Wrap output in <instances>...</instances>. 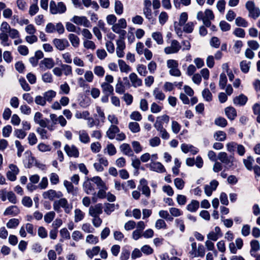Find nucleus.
I'll return each instance as SVG.
<instances>
[{"label":"nucleus","mask_w":260,"mask_h":260,"mask_svg":"<svg viewBox=\"0 0 260 260\" xmlns=\"http://www.w3.org/2000/svg\"><path fill=\"white\" fill-rule=\"evenodd\" d=\"M150 170L158 173L166 172L164 166L159 162H152L149 164Z\"/></svg>","instance_id":"a211bd4d"},{"label":"nucleus","mask_w":260,"mask_h":260,"mask_svg":"<svg viewBox=\"0 0 260 260\" xmlns=\"http://www.w3.org/2000/svg\"><path fill=\"white\" fill-rule=\"evenodd\" d=\"M54 64V61L52 58H45L40 61L39 66L41 69L45 71L52 69Z\"/></svg>","instance_id":"1a4fd4ad"},{"label":"nucleus","mask_w":260,"mask_h":260,"mask_svg":"<svg viewBox=\"0 0 260 260\" xmlns=\"http://www.w3.org/2000/svg\"><path fill=\"white\" fill-rule=\"evenodd\" d=\"M69 39L70 41L72 46L75 48H77L79 46L80 44V39L75 34H70L69 35Z\"/></svg>","instance_id":"c756f323"},{"label":"nucleus","mask_w":260,"mask_h":260,"mask_svg":"<svg viewBox=\"0 0 260 260\" xmlns=\"http://www.w3.org/2000/svg\"><path fill=\"white\" fill-rule=\"evenodd\" d=\"M142 253L146 255H150L153 252V249L148 245H144L141 247Z\"/></svg>","instance_id":"6e6d98bb"},{"label":"nucleus","mask_w":260,"mask_h":260,"mask_svg":"<svg viewBox=\"0 0 260 260\" xmlns=\"http://www.w3.org/2000/svg\"><path fill=\"white\" fill-rule=\"evenodd\" d=\"M129 78L132 82V86L134 87H137L142 85V80L138 78L136 73H131L129 76Z\"/></svg>","instance_id":"6ab92c4d"},{"label":"nucleus","mask_w":260,"mask_h":260,"mask_svg":"<svg viewBox=\"0 0 260 260\" xmlns=\"http://www.w3.org/2000/svg\"><path fill=\"white\" fill-rule=\"evenodd\" d=\"M128 128L132 132L136 133L140 131V127L138 123L136 122H131L128 124Z\"/></svg>","instance_id":"ea45409f"},{"label":"nucleus","mask_w":260,"mask_h":260,"mask_svg":"<svg viewBox=\"0 0 260 260\" xmlns=\"http://www.w3.org/2000/svg\"><path fill=\"white\" fill-rule=\"evenodd\" d=\"M199 202L198 201L192 200L191 203L187 206L186 209L190 212H195L199 208Z\"/></svg>","instance_id":"a878e982"},{"label":"nucleus","mask_w":260,"mask_h":260,"mask_svg":"<svg viewBox=\"0 0 260 260\" xmlns=\"http://www.w3.org/2000/svg\"><path fill=\"white\" fill-rule=\"evenodd\" d=\"M246 9L249 12V17L256 19L260 16V10L255 6L253 1H248L245 5Z\"/></svg>","instance_id":"423d86ee"},{"label":"nucleus","mask_w":260,"mask_h":260,"mask_svg":"<svg viewBox=\"0 0 260 260\" xmlns=\"http://www.w3.org/2000/svg\"><path fill=\"white\" fill-rule=\"evenodd\" d=\"M228 80L226 78V75L222 73L220 75L219 82V86L221 89H224Z\"/></svg>","instance_id":"e433bc0d"},{"label":"nucleus","mask_w":260,"mask_h":260,"mask_svg":"<svg viewBox=\"0 0 260 260\" xmlns=\"http://www.w3.org/2000/svg\"><path fill=\"white\" fill-rule=\"evenodd\" d=\"M86 241L90 244H96L99 242V238L93 235H88L86 237Z\"/></svg>","instance_id":"864d4df0"},{"label":"nucleus","mask_w":260,"mask_h":260,"mask_svg":"<svg viewBox=\"0 0 260 260\" xmlns=\"http://www.w3.org/2000/svg\"><path fill=\"white\" fill-rule=\"evenodd\" d=\"M214 138L216 141H224L226 140V135L224 132L218 131L214 133Z\"/></svg>","instance_id":"2f4dec72"},{"label":"nucleus","mask_w":260,"mask_h":260,"mask_svg":"<svg viewBox=\"0 0 260 260\" xmlns=\"http://www.w3.org/2000/svg\"><path fill=\"white\" fill-rule=\"evenodd\" d=\"M55 213L54 211H50L47 213L44 216V220L46 222L49 223L54 218Z\"/></svg>","instance_id":"09e8293b"},{"label":"nucleus","mask_w":260,"mask_h":260,"mask_svg":"<svg viewBox=\"0 0 260 260\" xmlns=\"http://www.w3.org/2000/svg\"><path fill=\"white\" fill-rule=\"evenodd\" d=\"M101 87L103 92L104 94L108 93V94H114V88L113 87L108 83L107 82H103L101 84Z\"/></svg>","instance_id":"b1692460"},{"label":"nucleus","mask_w":260,"mask_h":260,"mask_svg":"<svg viewBox=\"0 0 260 260\" xmlns=\"http://www.w3.org/2000/svg\"><path fill=\"white\" fill-rule=\"evenodd\" d=\"M14 135L19 139H23L26 136V133L22 129H15Z\"/></svg>","instance_id":"8fccbe9b"},{"label":"nucleus","mask_w":260,"mask_h":260,"mask_svg":"<svg viewBox=\"0 0 260 260\" xmlns=\"http://www.w3.org/2000/svg\"><path fill=\"white\" fill-rule=\"evenodd\" d=\"M210 43L212 47L215 48H218L220 46V42L217 37H213L211 38Z\"/></svg>","instance_id":"774afa93"},{"label":"nucleus","mask_w":260,"mask_h":260,"mask_svg":"<svg viewBox=\"0 0 260 260\" xmlns=\"http://www.w3.org/2000/svg\"><path fill=\"white\" fill-rule=\"evenodd\" d=\"M254 159L251 156H248L246 159H243V164L248 171L252 170V165L254 162Z\"/></svg>","instance_id":"bb28decb"},{"label":"nucleus","mask_w":260,"mask_h":260,"mask_svg":"<svg viewBox=\"0 0 260 260\" xmlns=\"http://www.w3.org/2000/svg\"><path fill=\"white\" fill-rule=\"evenodd\" d=\"M181 47V46L178 41L176 40H173L172 41L171 46L166 47L164 49V51L167 54L176 53L179 51Z\"/></svg>","instance_id":"6e6552de"},{"label":"nucleus","mask_w":260,"mask_h":260,"mask_svg":"<svg viewBox=\"0 0 260 260\" xmlns=\"http://www.w3.org/2000/svg\"><path fill=\"white\" fill-rule=\"evenodd\" d=\"M143 13L145 17L151 22L152 24H154L155 21V19L152 17V11L151 8H144Z\"/></svg>","instance_id":"7c9ffc66"},{"label":"nucleus","mask_w":260,"mask_h":260,"mask_svg":"<svg viewBox=\"0 0 260 260\" xmlns=\"http://www.w3.org/2000/svg\"><path fill=\"white\" fill-rule=\"evenodd\" d=\"M158 18L160 24L164 25L168 19V14L166 12H162L160 14Z\"/></svg>","instance_id":"680f3d73"},{"label":"nucleus","mask_w":260,"mask_h":260,"mask_svg":"<svg viewBox=\"0 0 260 260\" xmlns=\"http://www.w3.org/2000/svg\"><path fill=\"white\" fill-rule=\"evenodd\" d=\"M235 23L238 26L246 27L248 26V22L243 18L238 17L235 20Z\"/></svg>","instance_id":"c9c22d12"},{"label":"nucleus","mask_w":260,"mask_h":260,"mask_svg":"<svg viewBox=\"0 0 260 260\" xmlns=\"http://www.w3.org/2000/svg\"><path fill=\"white\" fill-rule=\"evenodd\" d=\"M115 91L117 93L119 94H122L125 91V87L123 86L120 78H119L118 83L116 85Z\"/></svg>","instance_id":"a18cd8bd"},{"label":"nucleus","mask_w":260,"mask_h":260,"mask_svg":"<svg viewBox=\"0 0 260 260\" xmlns=\"http://www.w3.org/2000/svg\"><path fill=\"white\" fill-rule=\"evenodd\" d=\"M19 81L21 87L24 91H28L30 90V86L24 78H20Z\"/></svg>","instance_id":"3c124183"},{"label":"nucleus","mask_w":260,"mask_h":260,"mask_svg":"<svg viewBox=\"0 0 260 260\" xmlns=\"http://www.w3.org/2000/svg\"><path fill=\"white\" fill-rule=\"evenodd\" d=\"M96 113L93 114V118L99 127L102 126L105 121V115L103 110L100 106L96 107Z\"/></svg>","instance_id":"0eeeda50"},{"label":"nucleus","mask_w":260,"mask_h":260,"mask_svg":"<svg viewBox=\"0 0 260 260\" xmlns=\"http://www.w3.org/2000/svg\"><path fill=\"white\" fill-rule=\"evenodd\" d=\"M82 229L87 233H93L94 232V229L92 228L89 223L83 224L82 226Z\"/></svg>","instance_id":"338daca9"},{"label":"nucleus","mask_w":260,"mask_h":260,"mask_svg":"<svg viewBox=\"0 0 260 260\" xmlns=\"http://www.w3.org/2000/svg\"><path fill=\"white\" fill-rule=\"evenodd\" d=\"M215 124L221 127H225L228 124L227 120L223 117H219L215 119Z\"/></svg>","instance_id":"4c0bfd02"},{"label":"nucleus","mask_w":260,"mask_h":260,"mask_svg":"<svg viewBox=\"0 0 260 260\" xmlns=\"http://www.w3.org/2000/svg\"><path fill=\"white\" fill-rule=\"evenodd\" d=\"M42 114L39 112L35 113L34 116L35 122L39 124L42 127H46L47 126V123L49 122V119L45 118V119H41L42 117Z\"/></svg>","instance_id":"4468645a"},{"label":"nucleus","mask_w":260,"mask_h":260,"mask_svg":"<svg viewBox=\"0 0 260 260\" xmlns=\"http://www.w3.org/2000/svg\"><path fill=\"white\" fill-rule=\"evenodd\" d=\"M67 10L66 6L63 2H59L56 5L55 2L51 1L50 3V11L52 14H56L57 13L62 14L64 13Z\"/></svg>","instance_id":"39448f33"},{"label":"nucleus","mask_w":260,"mask_h":260,"mask_svg":"<svg viewBox=\"0 0 260 260\" xmlns=\"http://www.w3.org/2000/svg\"><path fill=\"white\" fill-rule=\"evenodd\" d=\"M218 159L224 164L228 169L232 168L234 165V157L232 155L228 156L226 152H219L218 154Z\"/></svg>","instance_id":"20e7f679"},{"label":"nucleus","mask_w":260,"mask_h":260,"mask_svg":"<svg viewBox=\"0 0 260 260\" xmlns=\"http://www.w3.org/2000/svg\"><path fill=\"white\" fill-rule=\"evenodd\" d=\"M153 94L156 100L163 101L165 100L166 96L162 91L158 88H155L153 91Z\"/></svg>","instance_id":"c85d7f7f"},{"label":"nucleus","mask_w":260,"mask_h":260,"mask_svg":"<svg viewBox=\"0 0 260 260\" xmlns=\"http://www.w3.org/2000/svg\"><path fill=\"white\" fill-rule=\"evenodd\" d=\"M137 70L141 76H146L148 73L146 66L142 64H140L137 66Z\"/></svg>","instance_id":"c03bdc74"},{"label":"nucleus","mask_w":260,"mask_h":260,"mask_svg":"<svg viewBox=\"0 0 260 260\" xmlns=\"http://www.w3.org/2000/svg\"><path fill=\"white\" fill-rule=\"evenodd\" d=\"M152 37L157 42L158 44H162L163 43L162 36L160 32H153L152 34Z\"/></svg>","instance_id":"de8ad7c7"},{"label":"nucleus","mask_w":260,"mask_h":260,"mask_svg":"<svg viewBox=\"0 0 260 260\" xmlns=\"http://www.w3.org/2000/svg\"><path fill=\"white\" fill-rule=\"evenodd\" d=\"M12 131V126L10 125H7L3 128V136L7 138L10 136Z\"/></svg>","instance_id":"e2e57ef3"},{"label":"nucleus","mask_w":260,"mask_h":260,"mask_svg":"<svg viewBox=\"0 0 260 260\" xmlns=\"http://www.w3.org/2000/svg\"><path fill=\"white\" fill-rule=\"evenodd\" d=\"M20 212V210L16 206H11L7 208L4 212L5 216L12 215L16 216Z\"/></svg>","instance_id":"412c9836"},{"label":"nucleus","mask_w":260,"mask_h":260,"mask_svg":"<svg viewBox=\"0 0 260 260\" xmlns=\"http://www.w3.org/2000/svg\"><path fill=\"white\" fill-rule=\"evenodd\" d=\"M103 213V206L101 203L96 204L94 206H90L89 209V214L92 217L99 216Z\"/></svg>","instance_id":"9b49d317"},{"label":"nucleus","mask_w":260,"mask_h":260,"mask_svg":"<svg viewBox=\"0 0 260 260\" xmlns=\"http://www.w3.org/2000/svg\"><path fill=\"white\" fill-rule=\"evenodd\" d=\"M61 67L62 68V71H63L65 75L68 76L72 74V69L71 66L68 64H62L61 65Z\"/></svg>","instance_id":"5fc2aeb1"},{"label":"nucleus","mask_w":260,"mask_h":260,"mask_svg":"<svg viewBox=\"0 0 260 260\" xmlns=\"http://www.w3.org/2000/svg\"><path fill=\"white\" fill-rule=\"evenodd\" d=\"M131 248L129 246H125L122 248L120 256V260H127L130 256Z\"/></svg>","instance_id":"5701e85b"},{"label":"nucleus","mask_w":260,"mask_h":260,"mask_svg":"<svg viewBox=\"0 0 260 260\" xmlns=\"http://www.w3.org/2000/svg\"><path fill=\"white\" fill-rule=\"evenodd\" d=\"M203 98L207 102H210L212 100V95L208 88H205L202 91Z\"/></svg>","instance_id":"49530a36"},{"label":"nucleus","mask_w":260,"mask_h":260,"mask_svg":"<svg viewBox=\"0 0 260 260\" xmlns=\"http://www.w3.org/2000/svg\"><path fill=\"white\" fill-rule=\"evenodd\" d=\"M55 190L50 189L43 193V197L44 199H48L53 201L55 199Z\"/></svg>","instance_id":"58836bf2"},{"label":"nucleus","mask_w":260,"mask_h":260,"mask_svg":"<svg viewBox=\"0 0 260 260\" xmlns=\"http://www.w3.org/2000/svg\"><path fill=\"white\" fill-rule=\"evenodd\" d=\"M53 43L56 48L59 50H63L66 47L69 46V43L66 39H54L53 40Z\"/></svg>","instance_id":"ddd939ff"},{"label":"nucleus","mask_w":260,"mask_h":260,"mask_svg":"<svg viewBox=\"0 0 260 260\" xmlns=\"http://www.w3.org/2000/svg\"><path fill=\"white\" fill-rule=\"evenodd\" d=\"M225 114L227 117L231 120H234L237 116L236 110L233 107H226L225 109Z\"/></svg>","instance_id":"4be33fe9"},{"label":"nucleus","mask_w":260,"mask_h":260,"mask_svg":"<svg viewBox=\"0 0 260 260\" xmlns=\"http://www.w3.org/2000/svg\"><path fill=\"white\" fill-rule=\"evenodd\" d=\"M53 209L57 213L62 211L60 208L64 209L66 213H70L72 209V206L70 205L67 200L66 198H61L59 200L55 201L53 203Z\"/></svg>","instance_id":"f257e3e1"},{"label":"nucleus","mask_w":260,"mask_h":260,"mask_svg":"<svg viewBox=\"0 0 260 260\" xmlns=\"http://www.w3.org/2000/svg\"><path fill=\"white\" fill-rule=\"evenodd\" d=\"M38 149L42 152L50 151L51 150V147L50 145H46L43 143H41L38 145Z\"/></svg>","instance_id":"69168bd1"},{"label":"nucleus","mask_w":260,"mask_h":260,"mask_svg":"<svg viewBox=\"0 0 260 260\" xmlns=\"http://www.w3.org/2000/svg\"><path fill=\"white\" fill-rule=\"evenodd\" d=\"M101 178L99 176H94L92 178H88V177H85V180L83 184V188L84 191L87 194H94L95 191L94 187V182L93 181V178Z\"/></svg>","instance_id":"7ed1b4c3"},{"label":"nucleus","mask_w":260,"mask_h":260,"mask_svg":"<svg viewBox=\"0 0 260 260\" xmlns=\"http://www.w3.org/2000/svg\"><path fill=\"white\" fill-rule=\"evenodd\" d=\"M19 223V220L16 218H12L9 220L7 223V226L9 229H15Z\"/></svg>","instance_id":"37998d69"},{"label":"nucleus","mask_w":260,"mask_h":260,"mask_svg":"<svg viewBox=\"0 0 260 260\" xmlns=\"http://www.w3.org/2000/svg\"><path fill=\"white\" fill-rule=\"evenodd\" d=\"M250 61L247 60H242L240 63V69L244 73H247L250 68Z\"/></svg>","instance_id":"72a5a7b5"},{"label":"nucleus","mask_w":260,"mask_h":260,"mask_svg":"<svg viewBox=\"0 0 260 260\" xmlns=\"http://www.w3.org/2000/svg\"><path fill=\"white\" fill-rule=\"evenodd\" d=\"M174 184L178 189H182L184 186V182L181 178H177L174 179Z\"/></svg>","instance_id":"4d7b16f0"},{"label":"nucleus","mask_w":260,"mask_h":260,"mask_svg":"<svg viewBox=\"0 0 260 260\" xmlns=\"http://www.w3.org/2000/svg\"><path fill=\"white\" fill-rule=\"evenodd\" d=\"M247 101V97L244 94L241 93L239 96L234 98L233 103L236 105L243 106L246 104Z\"/></svg>","instance_id":"f3484780"},{"label":"nucleus","mask_w":260,"mask_h":260,"mask_svg":"<svg viewBox=\"0 0 260 260\" xmlns=\"http://www.w3.org/2000/svg\"><path fill=\"white\" fill-rule=\"evenodd\" d=\"M63 185L67 189L68 193L72 194L74 196H77L78 188L74 187L72 182L66 180L63 181Z\"/></svg>","instance_id":"dca6fc26"},{"label":"nucleus","mask_w":260,"mask_h":260,"mask_svg":"<svg viewBox=\"0 0 260 260\" xmlns=\"http://www.w3.org/2000/svg\"><path fill=\"white\" fill-rule=\"evenodd\" d=\"M84 213L79 209L75 210V221L78 222L83 219Z\"/></svg>","instance_id":"79ce46f5"},{"label":"nucleus","mask_w":260,"mask_h":260,"mask_svg":"<svg viewBox=\"0 0 260 260\" xmlns=\"http://www.w3.org/2000/svg\"><path fill=\"white\" fill-rule=\"evenodd\" d=\"M188 18V15L187 13L183 12L181 14L180 16V18L179 20V25L180 26H183L185 24V22L187 21Z\"/></svg>","instance_id":"bf43d9fd"},{"label":"nucleus","mask_w":260,"mask_h":260,"mask_svg":"<svg viewBox=\"0 0 260 260\" xmlns=\"http://www.w3.org/2000/svg\"><path fill=\"white\" fill-rule=\"evenodd\" d=\"M140 184L138 188L141 190L142 193L145 195L146 197L149 198L150 196V189L148 186L147 181L145 179L142 178L140 181Z\"/></svg>","instance_id":"9d476101"},{"label":"nucleus","mask_w":260,"mask_h":260,"mask_svg":"<svg viewBox=\"0 0 260 260\" xmlns=\"http://www.w3.org/2000/svg\"><path fill=\"white\" fill-rule=\"evenodd\" d=\"M233 34L237 37L243 38L245 36V31L243 28H236L233 31Z\"/></svg>","instance_id":"13d9d810"},{"label":"nucleus","mask_w":260,"mask_h":260,"mask_svg":"<svg viewBox=\"0 0 260 260\" xmlns=\"http://www.w3.org/2000/svg\"><path fill=\"white\" fill-rule=\"evenodd\" d=\"M56 92L50 90L44 93V96L46 101L50 102L52 99L55 96Z\"/></svg>","instance_id":"a19ab883"},{"label":"nucleus","mask_w":260,"mask_h":260,"mask_svg":"<svg viewBox=\"0 0 260 260\" xmlns=\"http://www.w3.org/2000/svg\"><path fill=\"white\" fill-rule=\"evenodd\" d=\"M105 208L104 209V211L107 215H110L113 211H114L115 209V207H117V208H118L119 205H115L114 204H110V203H106Z\"/></svg>","instance_id":"f704fd0d"},{"label":"nucleus","mask_w":260,"mask_h":260,"mask_svg":"<svg viewBox=\"0 0 260 260\" xmlns=\"http://www.w3.org/2000/svg\"><path fill=\"white\" fill-rule=\"evenodd\" d=\"M93 181L96 185L99 190L97 193L99 199H105L106 197V190H108V187L106 183L102 180L101 178H93Z\"/></svg>","instance_id":"f03ea898"},{"label":"nucleus","mask_w":260,"mask_h":260,"mask_svg":"<svg viewBox=\"0 0 260 260\" xmlns=\"http://www.w3.org/2000/svg\"><path fill=\"white\" fill-rule=\"evenodd\" d=\"M79 140L81 141V142L86 144L90 142V138L85 130H82L80 131L79 132Z\"/></svg>","instance_id":"393cba45"},{"label":"nucleus","mask_w":260,"mask_h":260,"mask_svg":"<svg viewBox=\"0 0 260 260\" xmlns=\"http://www.w3.org/2000/svg\"><path fill=\"white\" fill-rule=\"evenodd\" d=\"M114 9L115 13L118 15H120L123 13V6L120 1L115 0Z\"/></svg>","instance_id":"473e14b6"},{"label":"nucleus","mask_w":260,"mask_h":260,"mask_svg":"<svg viewBox=\"0 0 260 260\" xmlns=\"http://www.w3.org/2000/svg\"><path fill=\"white\" fill-rule=\"evenodd\" d=\"M118 62L120 70L121 72L127 73L131 71V68L128 65L126 64L124 60L119 59Z\"/></svg>","instance_id":"cd10ccee"},{"label":"nucleus","mask_w":260,"mask_h":260,"mask_svg":"<svg viewBox=\"0 0 260 260\" xmlns=\"http://www.w3.org/2000/svg\"><path fill=\"white\" fill-rule=\"evenodd\" d=\"M64 150L69 157L75 158L79 157V151L75 145H72L70 147L69 145L66 144L64 147Z\"/></svg>","instance_id":"f8f14e48"},{"label":"nucleus","mask_w":260,"mask_h":260,"mask_svg":"<svg viewBox=\"0 0 260 260\" xmlns=\"http://www.w3.org/2000/svg\"><path fill=\"white\" fill-rule=\"evenodd\" d=\"M155 226L157 229L158 230L160 229H166L167 228V225L165 221L161 219H159L156 220Z\"/></svg>","instance_id":"052dcab7"},{"label":"nucleus","mask_w":260,"mask_h":260,"mask_svg":"<svg viewBox=\"0 0 260 260\" xmlns=\"http://www.w3.org/2000/svg\"><path fill=\"white\" fill-rule=\"evenodd\" d=\"M119 132L120 129L117 125L111 124L106 132V136L109 139L112 140L115 138L116 134Z\"/></svg>","instance_id":"2eb2a0df"},{"label":"nucleus","mask_w":260,"mask_h":260,"mask_svg":"<svg viewBox=\"0 0 260 260\" xmlns=\"http://www.w3.org/2000/svg\"><path fill=\"white\" fill-rule=\"evenodd\" d=\"M219 26L222 31H227L231 29V25L224 20L220 22Z\"/></svg>","instance_id":"0e129e2a"},{"label":"nucleus","mask_w":260,"mask_h":260,"mask_svg":"<svg viewBox=\"0 0 260 260\" xmlns=\"http://www.w3.org/2000/svg\"><path fill=\"white\" fill-rule=\"evenodd\" d=\"M94 74L100 77H102L105 74V70L102 66H95L94 68Z\"/></svg>","instance_id":"603ef678"},{"label":"nucleus","mask_w":260,"mask_h":260,"mask_svg":"<svg viewBox=\"0 0 260 260\" xmlns=\"http://www.w3.org/2000/svg\"><path fill=\"white\" fill-rule=\"evenodd\" d=\"M120 151L123 154L129 156H134L133 150L131 148L130 145L127 143H123L120 146Z\"/></svg>","instance_id":"aec40b11"}]
</instances>
